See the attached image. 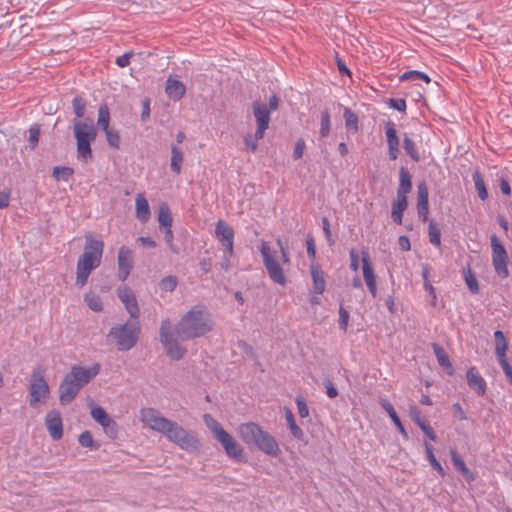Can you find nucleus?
<instances>
[{
	"instance_id": "f257e3e1",
	"label": "nucleus",
	"mask_w": 512,
	"mask_h": 512,
	"mask_svg": "<svg viewBox=\"0 0 512 512\" xmlns=\"http://www.w3.org/2000/svg\"><path fill=\"white\" fill-rule=\"evenodd\" d=\"M141 422L158 433L166 436V438L178 445L181 449H196L199 442L191 436L178 423L164 417L157 409L146 407L140 410Z\"/></svg>"
},
{
	"instance_id": "f03ea898",
	"label": "nucleus",
	"mask_w": 512,
	"mask_h": 512,
	"mask_svg": "<svg viewBox=\"0 0 512 512\" xmlns=\"http://www.w3.org/2000/svg\"><path fill=\"white\" fill-rule=\"evenodd\" d=\"M100 372V364L95 363L90 367L74 365L71 371L65 375L59 387V400L63 405L71 403L79 391L86 386Z\"/></svg>"
},
{
	"instance_id": "7ed1b4c3",
	"label": "nucleus",
	"mask_w": 512,
	"mask_h": 512,
	"mask_svg": "<svg viewBox=\"0 0 512 512\" xmlns=\"http://www.w3.org/2000/svg\"><path fill=\"white\" fill-rule=\"evenodd\" d=\"M104 243L101 240L94 239L92 235L86 236L83 254L78 258L76 268L75 285L81 289L88 281L93 270L101 264Z\"/></svg>"
},
{
	"instance_id": "20e7f679",
	"label": "nucleus",
	"mask_w": 512,
	"mask_h": 512,
	"mask_svg": "<svg viewBox=\"0 0 512 512\" xmlns=\"http://www.w3.org/2000/svg\"><path fill=\"white\" fill-rule=\"evenodd\" d=\"M237 432L247 445H254L269 456L276 457L281 452L275 438L254 422L239 425Z\"/></svg>"
},
{
	"instance_id": "39448f33",
	"label": "nucleus",
	"mask_w": 512,
	"mask_h": 512,
	"mask_svg": "<svg viewBox=\"0 0 512 512\" xmlns=\"http://www.w3.org/2000/svg\"><path fill=\"white\" fill-rule=\"evenodd\" d=\"M159 338L166 356L172 361L182 360L187 349L183 341L187 340L176 323L164 322L159 331Z\"/></svg>"
},
{
	"instance_id": "423d86ee",
	"label": "nucleus",
	"mask_w": 512,
	"mask_h": 512,
	"mask_svg": "<svg viewBox=\"0 0 512 512\" xmlns=\"http://www.w3.org/2000/svg\"><path fill=\"white\" fill-rule=\"evenodd\" d=\"M203 420L215 439L222 445L226 454L230 458L240 460L243 456L242 446L210 414H204Z\"/></svg>"
},
{
	"instance_id": "0eeeda50",
	"label": "nucleus",
	"mask_w": 512,
	"mask_h": 512,
	"mask_svg": "<svg viewBox=\"0 0 512 512\" xmlns=\"http://www.w3.org/2000/svg\"><path fill=\"white\" fill-rule=\"evenodd\" d=\"M412 190L411 176L405 167L399 170V186L397 188V198L392 203L391 217L398 225L402 224L403 213L408 207L407 196Z\"/></svg>"
},
{
	"instance_id": "6e6552de",
	"label": "nucleus",
	"mask_w": 512,
	"mask_h": 512,
	"mask_svg": "<svg viewBox=\"0 0 512 512\" xmlns=\"http://www.w3.org/2000/svg\"><path fill=\"white\" fill-rule=\"evenodd\" d=\"M139 333L140 327L138 322H124L112 328L108 338L116 344L118 350L128 351L136 345Z\"/></svg>"
},
{
	"instance_id": "1a4fd4ad",
	"label": "nucleus",
	"mask_w": 512,
	"mask_h": 512,
	"mask_svg": "<svg viewBox=\"0 0 512 512\" xmlns=\"http://www.w3.org/2000/svg\"><path fill=\"white\" fill-rule=\"evenodd\" d=\"M74 136L77 141V155L79 159L88 160L92 158L91 142L95 141L97 132L92 124L80 120H74Z\"/></svg>"
},
{
	"instance_id": "9d476101",
	"label": "nucleus",
	"mask_w": 512,
	"mask_h": 512,
	"mask_svg": "<svg viewBox=\"0 0 512 512\" xmlns=\"http://www.w3.org/2000/svg\"><path fill=\"white\" fill-rule=\"evenodd\" d=\"M259 250L270 279L274 283L284 286L286 284V276L281 264L276 258V251L264 240L261 241Z\"/></svg>"
},
{
	"instance_id": "9b49d317",
	"label": "nucleus",
	"mask_w": 512,
	"mask_h": 512,
	"mask_svg": "<svg viewBox=\"0 0 512 512\" xmlns=\"http://www.w3.org/2000/svg\"><path fill=\"white\" fill-rule=\"evenodd\" d=\"M30 406L38 407L39 404L45 403L50 394V389L45 380V372L42 368H35L31 375L30 386Z\"/></svg>"
},
{
	"instance_id": "f8f14e48",
	"label": "nucleus",
	"mask_w": 512,
	"mask_h": 512,
	"mask_svg": "<svg viewBox=\"0 0 512 512\" xmlns=\"http://www.w3.org/2000/svg\"><path fill=\"white\" fill-rule=\"evenodd\" d=\"M491 248L492 263L495 272L501 278H507L509 276V270L507 267L508 255L504 245L500 242L496 235L491 236Z\"/></svg>"
},
{
	"instance_id": "ddd939ff",
	"label": "nucleus",
	"mask_w": 512,
	"mask_h": 512,
	"mask_svg": "<svg viewBox=\"0 0 512 512\" xmlns=\"http://www.w3.org/2000/svg\"><path fill=\"white\" fill-rule=\"evenodd\" d=\"M252 110L257 123L255 137L256 139H262L264 137L265 131L269 127L271 119L270 111L266 103L258 100L253 102Z\"/></svg>"
},
{
	"instance_id": "4468645a",
	"label": "nucleus",
	"mask_w": 512,
	"mask_h": 512,
	"mask_svg": "<svg viewBox=\"0 0 512 512\" xmlns=\"http://www.w3.org/2000/svg\"><path fill=\"white\" fill-rule=\"evenodd\" d=\"M495 338V354L497 356L498 362L502 367L506 377L508 378L510 384H512V366L508 363L506 359V352L508 349V343L502 331L496 330L494 332Z\"/></svg>"
},
{
	"instance_id": "2eb2a0df",
	"label": "nucleus",
	"mask_w": 512,
	"mask_h": 512,
	"mask_svg": "<svg viewBox=\"0 0 512 512\" xmlns=\"http://www.w3.org/2000/svg\"><path fill=\"white\" fill-rule=\"evenodd\" d=\"M217 240L226 248L230 256L234 253V230L225 221L219 220L215 227Z\"/></svg>"
},
{
	"instance_id": "dca6fc26",
	"label": "nucleus",
	"mask_w": 512,
	"mask_h": 512,
	"mask_svg": "<svg viewBox=\"0 0 512 512\" xmlns=\"http://www.w3.org/2000/svg\"><path fill=\"white\" fill-rule=\"evenodd\" d=\"M176 324L186 339L204 336L212 329L210 322H176Z\"/></svg>"
},
{
	"instance_id": "f3484780",
	"label": "nucleus",
	"mask_w": 512,
	"mask_h": 512,
	"mask_svg": "<svg viewBox=\"0 0 512 512\" xmlns=\"http://www.w3.org/2000/svg\"><path fill=\"white\" fill-rule=\"evenodd\" d=\"M118 278L125 281L133 268V253L131 249L122 246L118 251Z\"/></svg>"
},
{
	"instance_id": "a211bd4d",
	"label": "nucleus",
	"mask_w": 512,
	"mask_h": 512,
	"mask_svg": "<svg viewBox=\"0 0 512 512\" xmlns=\"http://www.w3.org/2000/svg\"><path fill=\"white\" fill-rule=\"evenodd\" d=\"M45 426L53 440H59L63 436V422L61 413L56 410H50L45 417Z\"/></svg>"
},
{
	"instance_id": "6ab92c4d",
	"label": "nucleus",
	"mask_w": 512,
	"mask_h": 512,
	"mask_svg": "<svg viewBox=\"0 0 512 512\" xmlns=\"http://www.w3.org/2000/svg\"><path fill=\"white\" fill-rule=\"evenodd\" d=\"M117 295L121 302L124 304L131 318H138L140 310L138 307L136 296L133 293V291L127 286L123 285L117 289Z\"/></svg>"
},
{
	"instance_id": "aec40b11",
	"label": "nucleus",
	"mask_w": 512,
	"mask_h": 512,
	"mask_svg": "<svg viewBox=\"0 0 512 512\" xmlns=\"http://www.w3.org/2000/svg\"><path fill=\"white\" fill-rule=\"evenodd\" d=\"M385 136L390 160H396L399 157V137L397 135L396 125L393 121L385 123Z\"/></svg>"
},
{
	"instance_id": "412c9836",
	"label": "nucleus",
	"mask_w": 512,
	"mask_h": 512,
	"mask_svg": "<svg viewBox=\"0 0 512 512\" xmlns=\"http://www.w3.org/2000/svg\"><path fill=\"white\" fill-rule=\"evenodd\" d=\"M92 418L101 425L106 433L116 431V422L107 414V412L100 406L94 405L91 407Z\"/></svg>"
},
{
	"instance_id": "4be33fe9",
	"label": "nucleus",
	"mask_w": 512,
	"mask_h": 512,
	"mask_svg": "<svg viewBox=\"0 0 512 512\" xmlns=\"http://www.w3.org/2000/svg\"><path fill=\"white\" fill-rule=\"evenodd\" d=\"M362 269H363V277L365 283L367 285L368 290L373 296H376L377 293V285H376V276L374 274L373 268L371 266L369 255L367 252L362 253Z\"/></svg>"
},
{
	"instance_id": "5701e85b",
	"label": "nucleus",
	"mask_w": 512,
	"mask_h": 512,
	"mask_svg": "<svg viewBox=\"0 0 512 512\" xmlns=\"http://www.w3.org/2000/svg\"><path fill=\"white\" fill-rule=\"evenodd\" d=\"M468 386L478 395H484L486 391V382L475 367H470L466 373Z\"/></svg>"
},
{
	"instance_id": "b1692460",
	"label": "nucleus",
	"mask_w": 512,
	"mask_h": 512,
	"mask_svg": "<svg viewBox=\"0 0 512 512\" xmlns=\"http://www.w3.org/2000/svg\"><path fill=\"white\" fill-rule=\"evenodd\" d=\"M165 92L173 101H179L185 95L186 87L181 81L169 77L166 81Z\"/></svg>"
},
{
	"instance_id": "393cba45",
	"label": "nucleus",
	"mask_w": 512,
	"mask_h": 512,
	"mask_svg": "<svg viewBox=\"0 0 512 512\" xmlns=\"http://www.w3.org/2000/svg\"><path fill=\"white\" fill-rule=\"evenodd\" d=\"M135 206L137 219L142 223H146L149 220L151 213L149 203L144 194H137L135 198Z\"/></svg>"
},
{
	"instance_id": "a878e982",
	"label": "nucleus",
	"mask_w": 512,
	"mask_h": 512,
	"mask_svg": "<svg viewBox=\"0 0 512 512\" xmlns=\"http://www.w3.org/2000/svg\"><path fill=\"white\" fill-rule=\"evenodd\" d=\"M311 276L313 280V292L317 295L322 294L325 290L326 282L324 272L321 270L319 265H311Z\"/></svg>"
},
{
	"instance_id": "bb28decb",
	"label": "nucleus",
	"mask_w": 512,
	"mask_h": 512,
	"mask_svg": "<svg viewBox=\"0 0 512 512\" xmlns=\"http://www.w3.org/2000/svg\"><path fill=\"white\" fill-rule=\"evenodd\" d=\"M450 454H451L452 463L455 466V468L462 474V476L468 482L473 481L475 479V475L466 466L462 457L454 449H451Z\"/></svg>"
},
{
	"instance_id": "cd10ccee",
	"label": "nucleus",
	"mask_w": 512,
	"mask_h": 512,
	"mask_svg": "<svg viewBox=\"0 0 512 512\" xmlns=\"http://www.w3.org/2000/svg\"><path fill=\"white\" fill-rule=\"evenodd\" d=\"M433 351L437 358L438 364L446 370L449 375H453L454 368L450 362V359L444 349L440 347L437 343L432 344Z\"/></svg>"
},
{
	"instance_id": "c85d7f7f",
	"label": "nucleus",
	"mask_w": 512,
	"mask_h": 512,
	"mask_svg": "<svg viewBox=\"0 0 512 512\" xmlns=\"http://www.w3.org/2000/svg\"><path fill=\"white\" fill-rule=\"evenodd\" d=\"M183 161H184V154H183L182 150L179 147L172 145L171 161H170L171 170L173 172H175L176 174H180Z\"/></svg>"
},
{
	"instance_id": "c756f323",
	"label": "nucleus",
	"mask_w": 512,
	"mask_h": 512,
	"mask_svg": "<svg viewBox=\"0 0 512 512\" xmlns=\"http://www.w3.org/2000/svg\"><path fill=\"white\" fill-rule=\"evenodd\" d=\"M285 419L288 425V428L297 440H304V432L303 430L296 424L294 415L292 411L288 408L285 409Z\"/></svg>"
},
{
	"instance_id": "7c9ffc66",
	"label": "nucleus",
	"mask_w": 512,
	"mask_h": 512,
	"mask_svg": "<svg viewBox=\"0 0 512 512\" xmlns=\"http://www.w3.org/2000/svg\"><path fill=\"white\" fill-rule=\"evenodd\" d=\"M208 316L207 308L203 304L195 305L189 310L182 320H202Z\"/></svg>"
},
{
	"instance_id": "2f4dec72",
	"label": "nucleus",
	"mask_w": 512,
	"mask_h": 512,
	"mask_svg": "<svg viewBox=\"0 0 512 512\" xmlns=\"http://www.w3.org/2000/svg\"><path fill=\"white\" fill-rule=\"evenodd\" d=\"M473 181L475 184V189L477 191L478 197L482 201H485L488 198V191L486 189L484 179L478 170L474 171L473 173Z\"/></svg>"
},
{
	"instance_id": "473e14b6",
	"label": "nucleus",
	"mask_w": 512,
	"mask_h": 512,
	"mask_svg": "<svg viewBox=\"0 0 512 512\" xmlns=\"http://www.w3.org/2000/svg\"><path fill=\"white\" fill-rule=\"evenodd\" d=\"M424 447L427 460L430 462L431 466L440 474V476L444 477L445 471L440 462L436 459L432 445L424 442Z\"/></svg>"
},
{
	"instance_id": "72a5a7b5",
	"label": "nucleus",
	"mask_w": 512,
	"mask_h": 512,
	"mask_svg": "<svg viewBox=\"0 0 512 512\" xmlns=\"http://www.w3.org/2000/svg\"><path fill=\"white\" fill-rule=\"evenodd\" d=\"M403 148L412 160H414L415 162L420 161V154L418 152L416 144L407 134H404L403 137Z\"/></svg>"
},
{
	"instance_id": "f704fd0d",
	"label": "nucleus",
	"mask_w": 512,
	"mask_h": 512,
	"mask_svg": "<svg viewBox=\"0 0 512 512\" xmlns=\"http://www.w3.org/2000/svg\"><path fill=\"white\" fill-rule=\"evenodd\" d=\"M158 221L160 227H164L165 229L171 228L172 226V215L169 207L165 204L159 207Z\"/></svg>"
},
{
	"instance_id": "c9c22d12",
	"label": "nucleus",
	"mask_w": 512,
	"mask_h": 512,
	"mask_svg": "<svg viewBox=\"0 0 512 512\" xmlns=\"http://www.w3.org/2000/svg\"><path fill=\"white\" fill-rule=\"evenodd\" d=\"M344 119H345V126L347 130L352 131L353 133H356L359 129L358 127V116L349 108L344 109Z\"/></svg>"
},
{
	"instance_id": "e433bc0d",
	"label": "nucleus",
	"mask_w": 512,
	"mask_h": 512,
	"mask_svg": "<svg viewBox=\"0 0 512 512\" xmlns=\"http://www.w3.org/2000/svg\"><path fill=\"white\" fill-rule=\"evenodd\" d=\"M84 301L87 304V306L93 310V311H101L103 309V303L99 295L88 292L84 296Z\"/></svg>"
},
{
	"instance_id": "4c0bfd02",
	"label": "nucleus",
	"mask_w": 512,
	"mask_h": 512,
	"mask_svg": "<svg viewBox=\"0 0 512 512\" xmlns=\"http://www.w3.org/2000/svg\"><path fill=\"white\" fill-rule=\"evenodd\" d=\"M400 81H418V80H423L425 81L426 83H430L431 82V79L429 78V76L423 72H420V71H416V70H411V71H407L405 73H403L400 77H399Z\"/></svg>"
},
{
	"instance_id": "58836bf2",
	"label": "nucleus",
	"mask_w": 512,
	"mask_h": 512,
	"mask_svg": "<svg viewBox=\"0 0 512 512\" xmlns=\"http://www.w3.org/2000/svg\"><path fill=\"white\" fill-rule=\"evenodd\" d=\"M110 112L107 105H101L98 109V121L97 124L103 130L109 128Z\"/></svg>"
},
{
	"instance_id": "ea45409f",
	"label": "nucleus",
	"mask_w": 512,
	"mask_h": 512,
	"mask_svg": "<svg viewBox=\"0 0 512 512\" xmlns=\"http://www.w3.org/2000/svg\"><path fill=\"white\" fill-rule=\"evenodd\" d=\"M429 241L436 247L441 246V232L437 223L433 220L429 222Z\"/></svg>"
},
{
	"instance_id": "a19ab883",
	"label": "nucleus",
	"mask_w": 512,
	"mask_h": 512,
	"mask_svg": "<svg viewBox=\"0 0 512 512\" xmlns=\"http://www.w3.org/2000/svg\"><path fill=\"white\" fill-rule=\"evenodd\" d=\"M463 274L466 285L470 292L473 294H477L479 292V286L474 273L471 271V269L468 268L463 271Z\"/></svg>"
},
{
	"instance_id": "79ce46f5",
	"label": "nucleus",
	"mask_w": 512,
	"mask_h": 512,
	"mask_svg": "<svg viewBox=\"0 0 512 512\" xmlns=\"http://www.w3.org/2000/svg\"><path fill=\"white\" fill-rule=\"evenodd\" d=\"M74 174V170L70 167H61L57 166L53 168V177L59 181L64 180L68 181Z\"/></svg>"
},
{
	"instance_id": "37998d69",
	"label": "nucleus",
	"mask_w": 512,
	"mask_h": 512,
	"mask_svg": "<svg viewBox=\"0 0 512 512\" xmlns=\"http://www.w3.org/2000/svg\"><path fill=\"white\" fill-rule=\"evenodd\" d=\"M78 441L82 447L89 448L90 450H97L99 448V445L94 442L90 431L82 432L79 435Z\"/></svg>"
},
{
	"instance_id": "c03bdc74",
	"label": "nucleus",
	"mask_w": 512,
	"mask_h": 512,
	"mask_svg": "<svg viewBox=\"0 0 512 512\" xmlns=\"http://www.w3.org/2000/svg\"><path fill=\"white\" fill-rule=\"evenodd\" d=\"M178 285V279L176 276H166L164 277L160 283H159V288L161 291H164V292H173L176 287Z\"/></svg>"
},
{
	"instance_id": "a18cd8bd",
	"label": "nucleus",
	"mask_w": 512,
	"mask_h": 512,
	"mask_svg": "<svg viewBox=\"0 0 512 512\" xmlns=\"http://www.w3.org/2000/svg\"><path fill=\"white\" fill-rule=\"evenodd\" d=\"M319 133L323 138L330 134V113L328 110H323L321 112V126Z\"/></svg>"
},
{
	"instance_id": "49530a36",
	"label": "nucleus",
	"mask_w": 512,
	"mask_h": 512,
	"mask_svg": "<svg viewBox=\"0 0 512 512\" xmlns=\"http://www.w3.org/2000/svg\"><path fill=\"white\" fill-rule=\"evenodd\" d=\"M417 205L429 204L428 202V188L425 182H421L417 186Z\"/></svg>"
},
{
	"instance_id": "de8ad7c7",
	"label": "nucleus",
	"mask_w": 512,
	"mask_h": 512,
	"mask_svg": "<svg viewBox=\"0 0 512 512\" xmlns=\"http://www.w3.org/2000/svg\"><path fill=\"white\" fill-rule=\"evenodd\" d=\"M72 105H73V110H74L75 115L78 118H82L84 116L85 110H86L85 100L80 96H76L72 100Z\"/></svg>"
},
{
	"instance_id": "09e8293b",
	"label": "nucleus",
	"mask_w": 512,
	"mask_h": 512,
	"mask_svg": "<svg viewBox=\"0 0 512 512\" xmlns=\"http://www.w3.org/2000/svg\"><path fill=\"white\" fill-rule=\"evenodd\" d=\"M409 415L419 428L421 427V425H424L428 422L426 417L423 416L421 411L415 406L409 407Z\"/></svg>"
},
{
	"instance_id": "8fccbe9b",
	"label": "nucleus",
	"mask_w": 512,
	"mask_h": 512,
	"mask_svg": "<svg viewBox=\"0 0 512 512\" xmlns=\"http://www.w3.org/2000/svg\"><path fill=\"white\" fill-rule=\"evenodd\" d=\"M40 137V126L38 124H34L29 129V145L31 149H34L38 142Z\"/></svg>"
},
{
	"instance_id": "3c124183",
	"label": "nucleus",
	"mask_w": 512,
	"mask_h": 512,
	"mask_svg": "<svg viewBox=\"0 0 512 512\" xmlns=\"http://www.w3.org/2000/svg\"><path fill=\"white\" fill-rule=\"evenodd\" d=\"M104 132L106 134V139L109 145L114 148H118L120 144L119 133L116 130L111 129L110 127L108 129H105Z\"/></svg>"
},
{
	"instance_id": "603ef678",
	"label": "nucleus",
	"mask_w": 512,
	"mask_h": 512,
	"mask_svg": "<svg viewBox=\"0 0 512 512\" xmlns=\"http://www.w3.org/2000/svg\"><path fill=\"white\" fill-rule=\"evenodd\" d=\"M295 402H296V405H297L299 416L301 418L308 417L309 416V408H308L307 403L305 402V400L302 397L298 396V397H296Z\"/></svg>"
},
{
	"instance_id": "864d4df0",
	"label": "nucleus",
	"mask_w": 512,
	"mask_h": 512,
	"mask_svg": "<svg viewBox=\"0 0 512 512\" xmlns=\"http://www.w3.org/2000/svg\"><path fill=\"white\" fill-rule=\"evenodd\" d=\"M387 104L400 112H404L406 110V101L404 99L398 98H390L387 101Z\"/></svg>"
},
{
	"instance_id": "5fc2aeb1",
	"label": "nucleus",
	"mask_w": 512,
	"mask_h": 512,
	"mask_svg": "<svg viewBox=\"0 0 512 512\" xmlns=\"http://www.w3.org/2000/svg\"><path fill=\"white\" fill-rule=\"evenodd\" d=\"M133 56V51L124 53L123 55L116 58V64L121 67H127L130 63V58Z\"/></svg>"
},
{
	"instance_id": "6e6d98bb",
	"label": "nucleus",
	"mask_w": 512,
	"mask_h": 512,
	"mask_svg": "<svg viewBox=\"0 0 512 512\" xmlns=\"http://www.w3.org/2000/svg\"><path fill=\"white\" fill-rule=\"evenodd\" d=\"M304 150H305V142H304V140L303 139H298L296 144H295L294 151H293V158L296 159V160L300 159L303 156Z\"/></svg>"
},
{
	"instance_id": "4d7b16f0",
	"label": "nucleus",
	"mask_w": 512,
	"mask_h": 512,
	"mask_svg": "<svg viewBox=\"0 0 512 512\" xmlns=\"http://www.w3.org/2000/svg\"><path fill=\"white\" fill-rule=\"evenodd\" d=\"M260 139H256L255 135L252 136V135H246L244 137V143L245 145L252 151V152H255L257 150V147H258V141Z\"/></svg>"
},
{
	"instance_id": "13d9d810",
	"label": "nucleus",
	"mask_w": 512,
	"mask_h": 512,
	"mask_svg": "<svg viewBox=\"0 0 512 512\" xmlns=\"http://www.w3.org/2000/svg\"><path fill=\"white\" fill-rule=\"evenodd\" d=\"M420 429L431 441L437 440V435L434 429L430 426L429 422H427L424 425H421Z\"/></svg>"
},
{
	"instance_id": "bf43d9fd",
	"label": "nucleus",
	"mask_w": 512,
	"mask_h": 512,
	"mask_svg": "<svg viewBox=\"0 0 512 512\" xmlns=\"http://www.w3.org/2000/svg\"><path fill=\"white\" fill-rule=\"evenodd\" d=\"M380 404L382 408L388 413L391 419H394V417L397 415L393 405L386 399H382L380 401Z\"/></svg>"
},
{
	"instance_id": "052dcab7",
	"label": "nucleus",
	"mask_w": 512,
	"mask_h": 512,
	"mask_svg": "<svg viewBox=\"0 0 512 512\" xmlns=\"http://www.w3.org/2000/svg\"><path fill=\"white\" fill-rule=\"evenodd\" d=\"M418 217L421 221L426 222L429 213V204L417 205Z\"/></svg>"
},
{
	"instance_id": "680f3d73",
	"label": "nucleus",
	"mask_w": 512,
	"mask_h": 512,
	"mask_svg": "<svg viewBox=\"0 0 512 512\" xmlns=\"http://www.w3.org/2000/svg\"><path fill=\"white\" fill-rule=\"evenodd\" d=\"M164 233H165V241L168 244V246L170 247L171 251L173 253H178L177 248H175V246L173 244V232H172V229L171 228H167V229H165Z\"/></svg>"
},
{
	"instance_id": "e2e57ef3",
	"label": "nucleus",
	"mask_w": 512,
	"mask_h": 512,
	"mask_svg": "<svg viewBox=\"0 0 512 512\" xmlns=\"http://www.w3.org/2000/svg\"><path fill=\"white\" fill-rule=\"evenodd\" d=\"M324 386L326 388V394L329 398L333 399V398L337 397L338 391L330 380H326L324 382Z\"/></svg>"
},
{
	"instance_id": "0e129e2a",
	"label": "nucleus",
	"mask_w": 512,
	"mask_h": 512,
	"mask_svg": "<svg viewBox=\"0 0 512 512\" xmlns=\"http://www.w3.org/2000/svg\"><path fill=\"white\" fill-rule=\"evenodd\" d=\"M392 422L395 424V426L397 427V429L399 430L400 434L402 435V437L405 439V440H408L409 436H408V433L406 431V429L404 428V426L402 425V422L400 420V418L398 417V415H396L394 417V419H391Z\"/></svg>"
},
{
	"instance_id": "69168bd1",
	"label": "nucleus",
	"mask_w": 512,
	"mask_h": 512,
	"mask_svg": "<svg viewBox=\"0 0 512 512\" xmlns=\"http://www.w3.org/2000/svg\"><path fill=\"white\" fill-rule=\"evenodd\" d=\"M10 195V190L0 191V209L5 208L9 205Z\"/></svg>"
},
{
	"instance_id": "338daca9",
	"label": "nucleus",
	"mask_w": 512,
	"mask_h": 512,
	"mask_svg": "<svg viewBox=\"0 0 512 512\" xmlns=\"http://www.w3.org/2000/svg\"><path fill=\"white\" fill-rule=\"evenodd\" d=\"M306 244H307V254H308L309 258L314 259L316 256V247H315L314 239L312 237H308L306 240Z\"/></svg>"
},
{
	"instance_id": "774afa93",
	"label": "nucleus",
	"mask_w": 512,
	"mask_h": 512,
	"mask_svg": "<svg viewBox=\"0 0 512 512\" xmlns=\"http://www.w3.org/2000/svg\"><path fill=\"white\" fill-rule=\"evenodd\" d=\"M398 245L403 251H409L411 249L410 240L407 236H400L398 238Z\"/></svg>"
}]
</instances>
